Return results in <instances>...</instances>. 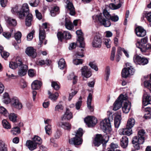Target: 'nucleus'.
Listing matches in <instances>:
<instances>
[{"label":"nucleus","instance_id":"12","mask_svg":"<svg viewBox=\"0 0 151 151\" xmlns=\"http://www.w3.org/2000/svg\"><path fill=\"white\" fill-rule=\"evenodd\" d=\"M76 34L78 36V40L80 43L79 47L83 48L85 47V43L84 41V38L83 33L81 30H78L76 32Z\"/></svg>","mask_w":151,"mask_h":151},{"label":"nucleus","instance_id":"40","mask_svg":"<svg viewBox=\"0 0 151 151\" xmlns=\"http://www.w3.org/2000/svg\"><path fill=\"white\" fill-rule=\"evenodd\" d=\"M2 123L3 127L6 129H10L11 128L10 124L5 119L3 120L2 121Z\"/></svg>","mask_w":151,"mask_h":151},{"label":"nucleus","instance_id":"44","mask_svg":"<svg viewBox=\"0 0 151 151\" xmlns=\"http://www.w3.org/2000/svg\"><path fill=\"white\" fill-rule=\"evenodd\" d=\"M0 113L5 116H8L9 113L7 110L3 107L0 106Z\"/></svg>","mask_w":151,"mask_h":151},{"label":"nucleus","instance_id":"2","mask_svg":"<svg viewBox=\"0 0 151 151\" xmlns=\"http://www.w3.org/2000/svg\"><path fill=\"white\" fill-rule=\"evenodd\" d=\"M100 126L101 129L107 134L109 133L111 134V123L106 118L101 122Z\"/></svg>","mask_w":151,"mask_h":151},{"label":"nucleus","instance_id":"9","mask_svg":"<svg viewBox=\"0 0 151 151\" xmlns=\"http://www.w3.org/2000/svg\"><path fill=\"white\" fill-rule=\"evenodd\" d=\"M81 75L83 77L88 78L90 77L92 75V73L91 69L88 68L86 66L82 67L81 69Z\"/></svg>","mask_w":151,"mask_h":151},{"label":"nucleus","instance_id":"53","mask_svg":"<svg viewBox=\"0 0 151 151\" xmlns=\"http://www.w3.org/2000/svg\"><path fill=\"white\" fill-rule=\"evenodd\" d=\"M82 97L80 96L79 100L77 102L76 104V108L77 110H79L81 105L82 103Z\"/></svg>","mask_w":151,"mask_h":151},{"label":"nucleus","instance_id":"45","mask_svg":"<svg viewBox=\"0 0 151 151\" xmlns=\"http://www.w3.org/2000/svg\"><path fill=\"white\" fill-rule=\"evenodd\" d=\"M7 22L10 25L15 26L17 25V22L14 19H13L10 17H8Z\"/></svg>","mask_w":151,"mask_h":151},{"label":"nucleus","instance_id":"59","mask_svg":"<svg viewBox=\"0 0 151 151\" xmlns=\"http://www.w3.org/2000/svg\"><path fill=\"white\" fill-rule=\"evenodd\" d=\"M83 60L82 59H76L73 60V63L76 65L82 64Z\"/></svg>","mask_w":151,"mask_h":151},{"label":"nucleus","instance_id":"39","mask_svg":"<svg viewBox=\"0 0 151 151\" xmlns=\"http://www.w3.org/2000/svg\"><path fill=\"white\" fill-rule=\"evenodd\" d=\"M9 118L10 121L14 122H17V117L16 114L14 113L10 114L9 115Z\"/></svg>","mask_w":151,"mask_h":151},{"label":"nucleus","instance_id":"5","mask_svg":"<svg viewBox=\"0 0 151 151\" xmlns=\"http://www.w3.org/2000/svg\"><path fill=\"white\" fill-rule=\"evenodd\" d=\"M134 61L136 64L142 65H145L148 63V60L147 58L139 55L134 58Z\"/></svg>","mask_w":151,"mask_h":151},{"label":"nucleus","instance_id":"3","mask_svg":"<svg viewBox=\"0 0 151 151\" xmlns=\"http://www.w3.org/2000/svg\"><path fill=\"white\" fill-rule=\"evenodd\" d=\"M109 137L107 134L103 136L101 134H98L95 138L94 144L95 146L98 147L101 143H106L108 141Z\"/></svg>","mask_w":151,"mask_h":151},{"label":"nucleus","instance_id":"10","mask_svg":"<svg viewBox=\"0 0 151 151\" xmlns=\"http://www.w3.org/2000/svg\"><path fill=\"white\" fill-rule=\"evenodd\" d=\"M69 142L71 145H79L82 144L83 139L81 137L75 136V137L70 139Z\"/></svg>","mask_w":151,"mask_h":151},{"label":"nucleus","instance_id":"14","mask_svg":"<svg viewBox=\"0 0 151 151\" xmlns=\"http://www.w3.org/2000/svg\"><path fill=\"white\" fill-rule=\"evenodd\" d=\"M25 52L28 56L33 58H35L37 56L36 50L32 47L27 48Z\"/></svg>","mask_w":151,"mask_h":151},{"label":"nucleus","instance_id":"21","mask_svg":"<svg viewBox=\"0 0 151 151\" xmlns=\"http://www.w3.org/2000/svg\"><path fill=\"white\" fill-rule=\"evenodd\" d=\"M58 125L60 127L67 131H70L71 129V124L68 122H60L58 123Z\"/></svg>","mask_w":151,"mask_h":151},{"label":"nucleus","instance_id":"26","mask_svg":"<svg viewBox=\"0 0 151 151\" xmlns=\"http://www.w3.org/2000/svg\"><path fill=\"white\" fill-rule=\"evenodd\" d=\"M73 116L72 113L67 109L64 114L62 117V120H69L73 118Z\"/></svg>","mask_w":151,"mask_h":151},{"label":"nucleus","instance_id":"32","mask_svg":"<svg viewBox=\"0 0 151 151\" xmlns=\"http://www.w3.org/2000/svg\"><path fill=\"white\" fill-rule=\"evenodd\" d=\"M36 63L37 65H39L42 66L45 65H48L49 64V60H38L36 61Z\"/></svg>","mask_w":151,"mask_h":151},{"label":"nucleus","instance_id":"13","mask_svg":"<svg viewBox=\"0 0 151 151\" xmlns=\"http://www.w3.org/2000/svg\"><path fill=\"white\" fill-rule=\"evenodd\" d=\"M102 43L101 39L99 36H96L92 41V45L93 47L100 48Z\"/></svg>","mask_w":151,"mask_h":151},{"label":"nucleus","instance_id":"18","mask_svg":"<svg viewBox=\"0 0 151 151\" xmlns=\"http://www.w3.org/2000/svg\"><path fill=\"white\" fill-rule=\"evenodd\" d=\"M20 66H21L20 68L18 71V74L20 76H23L27 73V65L22 64Z\"/></svg>","mask_w":151,"mask_h":151},{"label":"nucleus","instance_id":"43","mask_svg":"<svg viewBox=\"0 0 151 151\" xmlns=\"http://www.w3.org/2000/svg\"><path fill=\"white\" fill-rule=\"evenodd\" d=\"M11 133L13 135H16L20 132V129L17 127H14L12 129L11 131Z\"/></svg>","mask_w":151,"mask_h":151},{"label":"nucleus","instance_id":"34","mask_svg":"<svg viewBox=\"0 0 151 151\" xmlns=\"http://www.w3.org/2000/svg\"><path fill=\"white\" fill-rule=\"evenodd\" d=\"M3 102L6 104H8L10 101V99L9 97L8 93H5L3 94Z\"/></svg>","mask_w":151,"mask_h":151},{"label":"nucleus","instance_id":"63","mask_svg":"<svg viewBox=\"0 0 151 151\" xmlns=\"http://www.w3.org/2000/svg\"><path fill=\"white\" fill-rule=\"evenodd\" d=\"M104 43L107 48H109L111 47V42L109 39H105Z\"/></svg>","mask_w":151,"mask_h":151},{"label":"nucleus","instance_id":"48","mask_svg":"<svg viewBox=\"0 0 151 151\" xmlns=\"http://www.w3.org/2000/svg\"><path fill=\"white\" fill-rule=\"evenodd\" d=\"M58 93L56 92L54 94H51L49 96V98L52 101L56 100L58 96Z\"/></svg>","mask_w":151,"mask_h":151},{"label":"nucleus","instance_id":"28","mask_svg":"<svg viewBox=\"0 0 151 151\" xmlns=\"http://www.w3.org/2000/svg\"><path fill=\"white\" fill-rule=\"evenodd\" d=\"M122 103L121 100L117 99L114 104L113 110L114 111L118 110L121 107Z\"/></svg>","mask_w":151,"mask_h":151},{"label":"nucleus","instance_id":"7","mask_svg":"<svg viewBox=\"0 0 151 151\" xmlns=\"http://www.w3.org/2000/svg\"><path fill=\"white\" fill-rule=\"evenodd\" d=\"M22 11L19 13V17L20 19H23L27 14H31L29 13V6L27 3L24 4L22 7Z\"/></svg>","mask_w":151,"mask_h":151},{"label":"nucleus","instance_id":"49","mask_svg":"<svg viewBox=\"0 0 151 151\" xmlns=\"http://www.w3.org/2000/svg\"><path fill=\"white\" fill-rule=\"evenodd\" d=\"M109 7L112 9H116L120 8L121 6V4H118L117 5L114 4H110L109 5Z\"/></svg>","mask_w":151,"mask_h":151},{"label":"nucleus","instance_id":"33","mask_svg":"<svg viewBox=\"0 0 151 151\" xmlns=\"http://www.w3.org/2000/svg\"><path fill=\"white\" fill-rule=\"evenodd\" d=\"M58 66L61 69H63L66 67V64L65 60L63 58L60 59L58 62Z\"/></svg>","mask_w":151,"mask_h":151},{"label":"nucleus","instance_id":"22","mask_svg":"<svg viewBox=\"0 0 151 151\" xmlns=\"http://www.w3.org/2000/svg\"><path fill=\"white\" fill-rule=\"evenodd\" d=\"M45 31L44 29H42V28H40L39 38L40 40V42L39 45H41L43 42V40L45 39Z\"/></svg>","mask_w":151,"mask_h":151},{"label":"nucleus","instance_id":"54","mask_svg":"<svg viewBox=\"0 0 151 151\" xmlns=\"http://www.w3.org/2000/svg\"><path fill=\"white\" fill-rule=\"evenodd\" d=\"M105 71L106 73V76L105 78V79L106 81H107L109 78L110 74V68L109 66H107L106 67Z\"/></svg>","mask_w":151,"mask_h":151},{"label":"nucleus","instance_id":"47","mask_svg":"<svg viewBox=\"0 0 151 151\" xmlns=\"http://www.w3.org/2000/svg\"><path fill=\"white\" fill-rule=\"evenodd\" d=\"M108 119H106L107 120H109V122L110 123L111 122L113 121V120L114 117V114H112V113L110 111H107Z\"/></svg>","mask_w":151,"mask_h":151},{"label":"nucleus","instance_id":"35","mask_svg":"<svg viewBox=\"0 0 151 151\" xmlns=\"http://www.w3.org/2000/svg\"><path fill=\"white\" fill-rule=\"evenodd\" d=\"M135 122L134 119L133 118H131L128 119L126 126L128 127L132 128L134 126Z\"/></svg>","mask_w":151,"mask_h":151},{"label":"nucleus","instance_id":"36","mask_svg":"<svg viewBox=\"0 0 151 151\" xmlns=\"http://www.w3.org/2000/svg\"><path fill=\"white\" fill-rule=\"evenodd\" d=\"M129 63H127L126 64L127 66H129L126 68L129 75H133L135 72V70L133 67L129 65Z\"/></svg>","mask_w":151,"mask_h":151},{"label":"nucleus","instance_id":"8","mask_svg":"<svg viewBox=\"0 0 151 151\" xmlns=\"http://www.w3.org/2000/svg\"><path fill=\"white\" fill-rule=\"evenodd\" d=\"M11 103L12 106L14 108L18 110L21 109L22 107V103L20 102L18 99L16 97H14L12 98Z\"/></svg>","mask_w":151,"mask_h":151},{"label":"nucleus","instance_id":"64","mask_svg":"<svg viewBox=\"0 0 151 151\" xmlns=\"http://www.w3.org/2000/svg\"><path fill=\"white\" fill-rule=\"evenodd\" d=\"M83 135V129L81 128H79L78 130L77 131L76 134V136L79 137H82Z\"/></svg>","mask_w":151,"mask_h":151},{"label":"nucleus","instance_id":"61","mask_svg":"<svg viewBox=\"0 0 151 151\" xmlns=\"http://www.w3.org/2000/svg\"><path fill=\"white\" fill-rule=\"evenodd\" d=\"M57 36L58 40L62 42L63 39L64 38L63 32V33L62 32H58L57 34Z\"/></svg>","mask_w":151,"mask_h":151},{"label":"nucleus","instance_id":"29","mask_svg":"<svg viewBox=\"0 0 151 151\" xmlns=\"http://www.w3.org/2000/svg\"><path fill=\"white\" fill-rule=\"evenodd\" d=\"M128 143V138L127 136H123L121 139V145L123 148H126Z\"/></svg>","mask_w":151,"mask_h":151},{"label":"nucleus","instance_id":"31","mask_svg":"<svg viewBox=\"0 0 151 151\" xmlns=\"http://www.w3.org/2000/svg\"><path fill=\"white\" fill-rule=\"evenodd\" d=\"M65 27L66 28L69 30H71L73 28V25L70 20L65 19Z\"/></svg>","mask_w":151,"mask_h":151},{"label":"nucleus","instance_id":"20","mask_svg":"<svg viewBox=\"0 0 151 151\" xmlns=\"http://www.w3.org/2000/svg\"><path fill=\"white\" fill-rule=\"evenodd\" d=\"M114 124L115 127L118 128L120 124L121 117L120 115L117 113H115L114 114Z\"/></svg>","mask_w":151,"mask_h":151},{"label":"nucleus","instance_id":"56","mask_svg":"<svg viewBox=\"0 0 151 151\" xmlns=\"http://www.w3.org/2000/svg\"><path fill=\"white\" fill-rule=\"evenodd\" d=\"M0 151H7L6 145L3 142L0 143Z\"/></svg>","mask_w":151,"mask_h":151},{"label":"nucleus","instance_id":"4","mask_svg":"<svg viewBox=\"0 0 151 151\" xmlns=\"http://www.w3.org/2000/svg\"><path fill=\"white\" fill-rule=\"evenodd\" d=\"M145 136V132L143 129L139 131L138 133L137 136L134 137L132 141L133 144L138 142L139 144H142L144 142Z\"/></svg>","mask_w":151,"mask_h":151},{"label":"nucleus","instance_id":"27","mask_svg":"<svg viewBox=\"0 0 151 151\" xmlns=\"http://www.w3.org/2000/svg\"><path fill=\"white\" fill-rule=\"evenodd\" d=\"M26 17L25 23L26 25L29 27L32 24V15L31 14H29L26 15L25 16Z\"/></svg>","mask_w":151,"mask_h":151},{"label":"nucleus","instance_id":"15","mask_svg":"<svg viewBox=\"0 0 151 151\" xmlns=\"http://www.w3.org/2000/svg\"><path fill=\"white\" fill-rule=\"evenodd\" d=\"M22 64L21 59L19 58H16V62H11L10 63L9 67L10 68L14 69L17 68L18 66H20Z\"/></svg>","mask_w":151,"mask_h":151},{"label":"nucleus","instance_id":"50","mask_svg":"<svg viewBox=\"0 0 151 151\" xmlns=\"http://www.w3.org/2000/svg\"><path fill=\"white\" fill-rule=\"evenodd\" d=\"M145 86L151 92V81H144Z\"/></svg>","mask_w":151,"mask_h":151},{"label":"nucleus","instance_id":"6","mask_svg":"<svg viewBox=\"0 0 151 151\" xmlns=\"http://www.w3.org/2000/svg\"><path fill=\"white\" fill-rule=\"evenodd\" d=\"M84 121L88 127H91L96 124L97 120L94 116H88L84 119Z\"/></svg>","mask_w":151,"mask_h":151},{"label":"nucleus","instance_id":"46","mask_svg":"<svg viewBox=\"0 0 151 151\" xmlns=\"http://www.w3.org/2000/svg\"><path fill=\"white\" fill-rule=\"evenodd\" d=\"M71 92L69 93V96L68 98V100L70 101L73 98V97L77 93L78 91L74 90L73 89H71Z\"/></svg>","mask_w":151,"mask_h":151},{"label":"nucleus","instance_id":"19","mask_svg":"<svg viewBox=\"0 0 151 151\" xmlns=\"http://www.w3.org/2000/svg\"><path fill=\"white\" fill-rule=\"evenodd\" d=\"M151 101V96L149 95L147 93H145L143 95L142 100V104L143 106H145L150 104Z\"/></svg>","mask_w":151,"mask_h":151},{"label":"nucleus","instance_id":"23","mask_svg":"<svg viewBox=\"0 0 151 151\" xmlns=\"http://www.w3.org/2000/svg\"><path fill=\"white\" fill-rule=\"evenodd\" d=\"M26 145L31 151H33L37 148V145L32 140L27 141Z\"/></svg>","mask_w":151,"mask_h":151},{"label":"nucleus","instance_id":"38","mask_svg":"<svg viewBox=\"0 0 151 151\" xmlns=\"http://www.w3.org/2000/svg\"><path fill=\"white\" fill-rule=\"evenodd\" d=\"M33 142H34L37 145V144H40L42 143V140L39 137L35 136L32 138Z\"/></svg>","mask_w":151,"mask_h":151},{"label":"nucleus","instance_id":"60","mask_svg":"<svg viewBox=\"0 0 151 151\" xmlns=\"http://www.w3.org/2000/svg\"><path fill=\"white\" fill-rule=\"evenodd\" d=\"M119 100H121L122 103H123V101L126 100L127 99V96L126 94L123 95L121 94L117 98Z\"/></svg>","mask_w":151,"mask_h":151},{"label":"nucleus","instance_id":"1","mask_svg":"<svg viewBox=\"0 0 151 151\" xmlns=\"http://www.w3.org/2000/svg\"><path fill=\"white\" fill-rule=\"evenodd\" d=\"M95 22H99L105 27H109L111 25L109 20L116 22L117 21L119 18L118 16L114 15L111 16L109 13L106 10H104L103 14L100 13L99 15H94L92 17Z\"/></svg>","mask_w":151,"mask_h":151},{"label":"nucleus","instance_id":"51","mask_svg":"<svg viewBox=\"0 0 151 151\" xmlns=\"http://www.w3.org/2000/svg\"><path fill=\"white\" fill-rule=\"evenodd\" d=\"M132 128H129L127 127L126 128H124V134L125 135H130L132 134Z\"/></svg>","mask_w":151,"mask_h":151},{"label":"nucleus","instance_id":"25","mask_svg":"<svg viewBox=\"0 0 151 151\" xmlns=\"http://www.w3.org/2000/svg\"><path fill=\"white\" fill-rule=\"evenodd\" d=\"M131 103L128 101L124 102L123 106L122 107V111L124 113H128L131 108Z\"/></svg>","mask_w":151,"mask_h":151},{"label":"nucleus","instance_id":"37","mask_svg":"<svg viewBox=\"0 0 151 151\" xmlns=\"http://www.w3.org/2000/svg\"><path fill=\"white\" fill-rule=\"evenodd\" d=\"M45 129L46 134L49 135H51L52 132L51 126L48 124L45 127Z\"/></svg>","mask_w":151,"mask_h":151},{"label":"nucleus","instance_id":"16","mask_svg":"<svg viewBox=\"0 0 151 151\" xmlns=\"http://www.w3.org/2000/svg\"><path fill=\"white\" fill-rule=\"evenodd\" d=\"M135 32L137 35L139 37H144L146 33V31L141 26L137 27L135 29Z\"/></svg>","mask_w":151,"mask_h":151},{"label":"nucleus","instance_id":"62","mask_svg":"<svg viewBox=\"0 0 151 151\" xmlns=\"http://www.w3.org/2000/svg\"><path fill=\"white\" fill-rule=\"evenodd\" d=\"M1 55L2 58L5 59L9 56V54L8 52L3 51L1 53Z\"/></svg>","mask_w":151,"mask_h":151},{"label":"nucleus","instance_id":"24","mask_svg":"<svg viewBox=\"0 0 151 151\" xmlns=\"http://www.w3.org/2000/svg\"><path fill=\"white\" fill-rule=\"evenodd\" d=\"M42 85V83L40 81L35 80L32 84V89L34 90H38L40 89Z\"/></svg>","mask_w":151,"mask_h":151},{"label":"nucleus","instance_id":"52","mask_svg":"<svg viewBox=\"0 0 151 151\" xmlns=\"http://www.w3.org/2000/svg\"><path fill=\"white\" fill-rule=\"evenodd\" d=\"M122 77L125 78H127L129 76L126 68H124L122 70Z\"/></svg>","mask_w":151,"mask_h":151},{"label":"nucleus","instance_id":"17","mask_svg":"<svg viewBox=\"0 0 151 151\" xmlns=\"http://www.w3.org/2000/svg\"><path fill=\"white\" fill-rule=\"evenodd\" d=\"M66 3L67 4L66 8L70 11V14L71 15H74L76 14V12L75 8L72 3L68 0H66Z\"/></svg>","mask_w":151,"mask_h":151},{"label":"nucleus","instance_id":"55","mask_svg":"<svg viewBox=\"0 0 151 151\" xmlns=\"http://www.w3.org/2000/svg\"><path fill=\"white\" fill-rule=\"evenodd\" d=\"M18 9V6H16L12 8L11 10L12 12L14 14H17L19 16V13H21V11H19Z\"/></svg>","mask_w":151,"mask_h":151},{"label":"nucleus","instance_id":"41","mask_svg":"<svg viewBox=\"0 0 151 151\" xmlns=\"http://www.w3.org/2000/svg\"><path fill=\"white\" fill-rule=\"evenodd\" d=\"M22 36L21 33L18 32L15 34L14 37L15 40L17 41V43H19L21 42V38Z\"/></svg>","mask_w":151,"mask_h":151},{"label":"nucleus","instance_id":"58","mask_svg":"<svg viewBox=\"0 0 151 151\" xmlns=\"http://www.w3.org/2000/svg\"><path fill=\"white\" fill-rule=\"evenodd\" d=\"M64 37L66 39H70L71 36L69 32L68 31H64L63 32Z\"/></svg>","mask_w":151,"mask_h":151},{"label":"nucleus","instance_id":"30","mask_svg":"<svg viewBox=\"0 0 151 151\" xmlns=\"http://www.w3.org/2000/svg\"><path fill=\"white\" fill-rule=\"evenodd\" d=\"M92 99V95L91 93L89 94L87 98V106L88 108L91 111H93L94 110L93 107L91 106V102Z\"/></svg>","mask_w":151,"mask_h":151},{"label":"nucleus","instance_id":"57","mask_svg":"<svg viewBox=\"0 0 151 151\" xmlns=\"http://www.w3.org/2000/svg\"><path fill=\"white\" fill-rule=\"evenodd\" d=\"M39 0H35L34 1H30L29 2V5L32 7H36L39 4Z\"/></svg>","mask_w":151,"mask_h":151},{"label":"nucleus","instance_id":"11","mask_svg":"<svg viewBox=\"0 0 151 151\" xmlns=\"http://www.w3.org/2000/svg\"><path fill=\"white\" fill-rule=\"evenodd\" d=\"M136 47L140 49V50L142 52L146 51L147 50L151 51V44L148 43L145 45H143V44H141L139 41H137L136 43Z\"/></svg>","mask_w":151,"mask_h":151},{"label":"nucleus","instance_id":"42","mask_svg":"<svg viewBox=\"0 0 151 151\" xmlns=\"http://www.w3.org/2000/svg\"><path fill=\"white\" fill-rule=\"evenodd\" d=\"M142 110H144L145 112H147L148 113L147 114V115L148 116H147H147L145 115V117L146 119H150L151 118V115L150 114V112L151 111V108L150 107H147L145 108H144V107H142Z\"/></svg>","mask_w":151,"mask_h":151}]
</instances>
